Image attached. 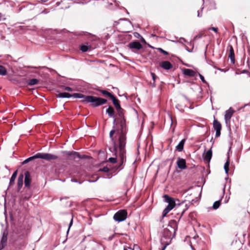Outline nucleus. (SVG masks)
I'll return each instance as SVG.
<instances>
[{"label": "nucleus", "mask_w": 250, "mask_h": 250, "mask_svg": "<svg viewBox=\"0 0 250 250\" xmlns=\"http://www.w3.org/2000/svg\"><path fill=\"white\" fill-rule=\"evenodd\" d=\"M220 206V200L215 201L212 206V208L214 209H217Z\"/></svg>", "instance_id": "34"}, {"label": "nucleus", "mask_w": 250, "mask_h": 250, "mask_svg": "<svg viewBox=\"0 0 250 250\" xmlns=\"http://www.w3.org/2000/svg\"><path fill=\"white\" fill-rule=\"evenodd\" d=\"M177 228V222L174 220L170 221L168 227L164 229L163 237L161 239H164L165 240V242H168V244H170L171 240L175 236Z\"/></svg>", "instance_id": "2"}, {"label": "nucleus", "mask_w": 250, "mask_h": 250, "mask_svg": "<svg viewBox=\"0 0 250 250\" xmlns=\"http://www.w3.org/2000/svg\"><path fill=\"white\" fill-rule=\"evenodd\" d=\"M62 153L66 156H68V159L70 160H74L76 158H78L79 159H84L86 157V156L85 155H81L80 154L76 151H64L62 152Z\"/></svg>", "instance_id": "5"}, {"label": "nucleus", "mask_w": 250, "mask_h": 250, "mask_svg": "<svg viewBox=\"0 0 250 250\" xmlns=\"http://www.w3.org/2000/svg\"><path fill=\"white\" fill-rule=\"evenodd\" d=\"M39 80L37 79H32L27 82V84L29 85H33L38 83Z\"/></svg>", "instance_id": "27"}, {"label": "nucleus", "mask_w": 250, "mask_h": 250, "mask_svg": "<svg viewBox=\"0 0 250 250\" xmlns=\"http://www.w3.org/2000/svg\"><path fill=\"white\" fill-rule=\"evenodd\" d=\"M64 90L69 91H72L73 89L71 87L69 86H64Z\"/></svg>", "instance_id": "42"}, {"label": "nucleus", "mask_w": 250, "mask_h": 250, "mask_svg": "<svg viewBox=\"0 0 250 250\" xmlns=\"http://www.w3.org/2000/svg\"><path fill=\"white\" fill-rule=\"evenodd\" d=\"M202 36L201 35H200L199 36L198 38H201Z\"/></svg>", "instance_id": "60"}, {"label": "nucleus", "mask_w": 250, "mask_h": 250, "mask_svg": "<svg viewBox=\"0 0 250 250\" xmlns=\"http://www.w3.org/2000/svg\"><path fill=\"white\" fill-rule=\"evenodd\" d=\"M99 171L104 172H108L110 171V168H108L107 167H104L103 168H100Z\"/></svg>", "instance_id": "35"}, {"label": "nucleus", "mask_w": 250, "mask_h": 250, "mask_svg": "<svg viewBox=\"0 0 250 250\" xmlns=\"http://www.w3.org/2000/svg\"><path fill=\"white\" fill-rule=\"evenodd\" d=\"M127 249H131L130 247H124V250H127Z\"/></svg>", "instance_id": "55"}, {"label": "nucleus", "mask_w": 250, "mask_h": 250, "mask_svg": "<svg viewBox=\"0 0 250 250\" xmlns=\"http://www.w3.org/2000/svg\"><path fill=\"white\" fill-rule=\"evenodd\" d=\"M106 113L110 117L114 118L113 124H115L116 119L115 118V111L113 107L111 106H109L107 109L106 110Z\"/></svg>", "instance_id": "13"}, {"label": "nucleus", "mask_w": 250, "mask_h": 250, "mask_svg": "<svg viewBox=\"0 0 250 250\" xmlns=\"http://www.w3.org/2000/svg\"><path fill=\"white\" fill-rule=\"evenodd\" d=\"M121 132L119 134L118 140L114 142V150L115 154L119 151L120 164L116 166V170H121L123 168V164L126 161V145L125 131L126 129V121L125 118L120 119Z\"/></svg>", "instance_id": "1"}, {"label": "nucleus", "mask_w": 250, "mask_h": 250, "mask_svg": "<svg viewBox=\"0 0 250 250\" xmlns=\"http://www.w3.org/2000/svg\"><path fill=\"white\" fill-rule=\"evenodd\" d=\"M164 198L165 202L168 203V205L169 207L174 208L176 206L175 201L174 198L169 196L168 195L165 194L164 195Z\"/></svg>", "instance_id": "8"}, {"label": "nucleus", "mask_w": 250, "mask_h": 250, "mask_svg": "<svg viewBox=\"0 0 250 250\" xmlns=\"http://www.w3.org/2000/svg\"><path fill=\"white\" fill-rule=\"evenodd\" d=\"M173 209V208L169 207L168 206H167V207L164 209L162 213V219H161V221L163 218L167 215V214Z\"/></svg>", "instance_id": "21"}, {"label": "nucleus", "mask_w": 250, "mask_h": 250, "mask_svg": "<svg viewBox=\"0 0 250 250\" xmlns=\"http://www.w3.org/2000/svg\"><path fill=\"white\" fill-rule=\"evenodd\" d=\"M177 165L178 167L181 169H184L187 167L186 160L183 158H178Z\"/></svg>", "instance_id": "12"}, {"label": "nucleus", "mask_w": 250, "mask_h": 250, "mask_svg": "<svg viewBox=\"0 0 250 250\" xmlns=\"http://www.w3.org/2000/svg\"><path fill=\"white\" fill-rule=\"evenodd\" d=\"M198 75H199V76L201 80V81L204 83H207V82L205 80V78H204V77L201 75V74L200 73H198Z\"/></svg>", "instance_id": "39"}, {"label": "nucleus", "mask_w": 250, "mask_h": 250, "mask_svg": "<svg viewBox=\"0 0 250 250\" xmlns=\"http://www.w3.org/2000/svg\"><path fill=\"white\" fill-rule=\"evenodd\" d=\"M24 185L25 187L29 188L30 186V184L31 182V179L30 177V174L28 171H26L24 172Z\"/></svg>", "instance_id": "14"}, {"label": "nucleus", "mask_w": 250, "mask_h": 250, "mask_svg": "<svg viewBox=\"0 0 250 250\" xmlns=\"http://www.w3.org/2000/svg\"><path fill=\"white\" fill-rule=\"evenodd\" d=\"M72 224H73V218H71V219L70 220V222L69 223L68 229V230H67V233L69 232V229H70V227H71V226L72 225Z\"/></svg>", "instance_id": "44"}, {"label": "nucleus", "mask_w": 250, "mask_h": 250, "mask_svg": "<svg viewBox=\"0 0 250 250\" xmlns=\"http://www.w3.org/2000/svg\"><path fill=\"white\" fill-rule=\"evenodd\" d=\"M8 234V231L7 229H5L3 230L2 233V237L1 238L0 242L3 244L6 245L7 242V237Z\"/></svg>", "instance_id": "16"}, {"label": "nucleus", "mask_w": 250, "mask_h": 250, "mask_svg": "<svg viewBox=\"0 0 250 250\" xmlns=\"http://www.w3.org/2000/svg\"><path fill=\"white\" fill-rule=\"evenodd\" d=\"M99 178H98L96 180H94V181H93V180H89L88 181L89 182H96L98 179Z\"/></svg>", "instance_id": "57"}, {"label": "nucleus", "mask_w": 250, "mask_h": 250, "mask_svg": "<svg viewBox=\"0 0 250 250\" xmlns=\"http://www.w3.org/2000/svg\"><path fill=\"white\" fill-rule=\"evenodd\" d=\"M229 58L230 60V62L232 64H234L235 63V54L233 50V48L232 46L230 44L229 45Z\"/></svg>", "instance_id": "11"}, {"label": "nucleus", "mask_w": 250, "mask_h": 250, "mask_svg": "<svg viewBox=\"0 0 250 250\" xmlns=\"http://www.w3.org/2000/svg\"><path fill=\"white\" fill-rule=\"evenodd\" d=\"M188 208V207L186 205V207L185 208L183 209L181 213V215H180V218L183 216V215L184 214V212L186 211V210H187Z\"/></svg>", "instance_id": "46"}, {"label": "nucleus", "mask_w": 250, "mask_h": 250, "mask_svg": "<svg viewBox=\"0 0 250 250\" xmlns=\"http://www.w3.org/2000/svg\"><path fill=\"white\" fill-rule=\"evenodd\" d=\"M213 127L216 131L215 137H219L221 135V130L222 129V125L216 119H214L213 123Z\"/></svg>", "instance_id": "7"}, {"label": "nucleus", "mask_w": 250, "mask_h": 250, "mask_svg": "<svg viewBox=\"0 0 250 250\" xmlns=\"http://www.w3.org/2000/svg\"><path fill=\"white\" fill-rule=\"evenodd\" d=\"M185 143V140L183 139L179 142L178 145L176 146V149L179 152H181L183 150Z\"/></svg>", "instance_id": "19"}, {"label": "nucleus", "mask_w": 250, "mask_h": 250, "mask_svg": "<svg viewBox=\"0 0 250 250\" xmlns=\"http://www.w3.org/2000/svg\"><path fill=\"white\" fill-rule=\"evenodd\" d=\"M79 35L82 36L83 35L85 36H90L91 34L87 32L82 31L79 33Z\"/></svg>", "instance_id": "37"}, {"label": "nucleus", "mask_w": 250, "mask_h": 250, "mask_svg": "<svg viewBox=\"0 0 250 250\" xmlns=\"http://www.w3.org/2000/svg\"><path fill=\"white\" fill-rule=\"evenodd\" d=\"M157 49H158V50H159L161 53H163V54L164 55H167L168 54V53L167 51H165V50H163V49L162 48H158Z\"/></svg>", "instance_id": "38"}, {"label": "nucleus", "mask_w": 250, "mask_h": 250, "mask_svg": "<svg viewBox=\"0 0 250 250\" xmlns=\"http://www.w3.org/2000/svg\"><path fill=\"white\" fill-rule=\"evenodd\" d=\"M57 97L58 98H70L72 97V94L67 93V92H62V93H59L57 96Z\"/></svg>", "instance_id": "23"}, {"label": "nucleus", "mask_w": 250, "mask_h": 250, "mask_svg": "<svg viewBox=\"0 0 250 250\" xmlns=\"http://www.w3.org/2000/svg\"><path fill=\"white\" fill-rule=\"evenodd\" d=\"M116 234V233H114L111 236H109L108 238H105V239L107 241H111L113 239V238L114 237V236H115Z\"/></svg>", "instance_id": "41"}, {"label": "nucleus", "mask_w": 250, "mask_h": 250, "mask_svg": "<svg viewBox=\"0 0 250 250\" xmlns=\"http://www.w3.org/2000/svg\"><path fill=\"white\" fill-rule=\"evenodd\" d=\"M161 243L163 245V247L161 248V250H165L167 247L169 245V244H168V242H165V240L164 239H161Z\"/></svg>", "instance_id": "29"}, {"label": "nucleus", "mask_w": 250, "mask_h": 250, "mask_svg": "<svg viewBox=\"0 0 250 250\" xmlns=\"http://www.w3.org/2000/svg\"><path fill=\"white\" fill-rule=\"evenodd\" d=\"M23 179V175L21 174L19 176L18 179L17 185H18V190H20L22 186Z\"/></svg>", "instance_id": "18"}, {"label": "nucleus", "mask_w": 250, "mask_h": 250, "mask_svg": "<svg viewBox=\"0 0 250 250\" xmlns=\"http://www.w3.org/2000/svg\"><path fill=\"white\" fill-rule=\"evenodd\" d=\"M119 23V21H115L114 23V25L116 26Z\"/></svg>", "instance_id": "54"}, {"label": "nucleus", "mask_w": 250, "mask_h": 250, "mask_svg": "<svg viewBox=\"0 0 250 250\" xmlns=\"http://www.w3.org/2000/svg\"><path fill=\"white\" fill-rule=\"evenodd\" d=\"M6 73L7 70L5 68V67L0 65V75L2 76H4L6 74Z\"/></svg>", "instance_id": "30"}, {"label": "nucleus", "mask_w": 250, "mask_h": 250, "mask_svg": "<svg viewBox=\"0 0 250 250\" xmlns=\"http://www.w3.org/2000/svg\"><path fill=\"white\" fill-rule=\"evenodd\" d=\"M126 20L125 19H120L119 21Z\"/></svg>", "instance_id": "59"}, {"label": "nucleus", "mask_w": 250, "mask_h": 250, "mask_svg": "<svg viewBox=\"0 0 250 250\" xmlns=\"http://www.w3.org/2000/svg\"><path fill=\"white\" fill-rule=\"evenodd\" d=\"M117 113L120 119L125 118V110L123 108L120 110H117Z\"/></svg>", "instance_id": "32"}, {"label": "nucleus", "mask_w": 250, "mask_h": 250, "mask_svg": "<svg viewBox=\"0 0 250 250\" xmlns=\"http://www.w3.org/2000/svg\"><path fill=\"white\" fill-rule=\"evenodd\" d=\"M17 173H18V170H16V171H15L13 172V173L12 175V176L10 179L9 186H12L14 184V182H15V179L17 177Z\"/></svg>", "instance_id": "22"}, {"label": "nucleus", "mask_w": 250, "mask_h": 250, "mask_svg": "<svg viewBox=\"0 0 250 250\" xmlns=\"http://www.w3.org/2000/svg\"><path fill=\"white\" fill-rule=\"evenodd\" d=\"M72 224H73V218H71V219L70 220V222L69 223L68 229V230H67V233L69 232V229H70V227H71V226L72 225Z\"/></svg>", "instance_id": "45"}, {"label": "nucleus", "mask_w": 250, "mask_h": 250, "mask_svg": "<svg viewBox=\"0 0 250 250\" xmlns=\"http://www.w3.org/2000/svg\"><path fill=\"white\" fill-rule=\"evenodd\" d=\"M108 161L111 163L115 164L117 162V158L116 157H110L108 159Z\"/></svg>", "instance_id": "36"}, {"label": "nucleus", "mask_w": 250, "mask_h": 250, "mask_svg": "<svg viewBox=\"0 0 250 250\" xmlns=\"http://www.w3.org/2000/svg\"><path fill=\"white\" fill-rule=\"evenodd\" d=\"M188 44H189V45H193V43L192 42H188Z\"/></svg>", "instance_id": "58"}, {"label": "nucleus", "mask_w": 250, "mask_h": 250, "mask_svg": "<svg viewBox=\"0 0 250 250\" xmlns=\"http://www.w3.org/2000/svg\"><path fill=\"white\" fill-rule=\"evenodd\" d=\"M110 99L112 101L113 104L115 106L118 105L120 104V101L118 99H117L114 96H113L112 98H111Z\"/></svg>", "instance_id": "31"}, {"label": "nucleus", "mask_w": 250, "mask_h": 250, "mask_svg": "<svg viewBox=\"0 0 250 250\" xmlns=\"http://www.w3.org/2000/svg\"><path fill=\"white\" fill-rule=\"evenodd\" d=\"M115 130L114 129H112L110 131V133H109V136H110V138L113 140V135L115 133Z\"/></svg>", "instance_id": "40"}, {"label": "nucleus", "mask_w": 250, "mask_h": 250, "mask_svg": "<svg viewBox=\"0 0 250 250\" xmlns=\"http://www.w3.org/2000/svg\"><path fill=\"white\" fill-rule=\"evenodd\" d=\"M183 41H184V42H187V41L186 40V39H184V38H181L180 39V41H179V42H180V43H182V42H183Z\"/></svg>", "instance_id": "49"}, {"label": "nucleus", "mask_w": 250, "mask_h": 250, "mask_svg": "<svg viewBox=\"0 0 250 250\" xmlns=\"http://www.w3.org/2000/svg\"><path fill=\"white\" fill-rule=\"evenodd\" d=\"M183 73L185 75L189 77H194L196 74V72L194 70L188 68L184 69Z\"/></svg>", "instance_id": "17"}, {"label": "nucleus", "mask_w": 250, "mask_h": 250, "mask_svg": "<svg viewBox=\"0 0 250 250\" xmlns=\"http://www.w3.org/2000/svg\"><path fill=\"white\" fill-rule=\"evenodd\" d=\"M100 91L104 95V96H105L106 97H108L109 98H110V99L112 98V97L114 96V95L112 93H110L109 92H108L107 90H100Z\"/></svg>", "instance_id": "25"}, {"label": "nucleus", "mask_w": 250, "mask_h": 250, "mask_svg": "<svg viewBox=\"0 0 250 250\" xmlns=\"http://www.w3.org/2000/svg\"><path fill=\"white\" fill-rule=\"evenodd\" d=\"M111 177H112V175L111 174H107V177H107L108 178H111Z\"/></svg>", "instance_id": "52"}, {"label": "nucleus", "mask_w": 250, "mask_h": 250, "mask_svg": "<svg viewBox=\"0 0 250 250\" xmlns=\"http://www.w3.org/2000/svg\"><path fill=\"white\" fill-rule=\"evenodd\" d=\"M150 74L152 76V80H153V83H151V85L152 86V87H154L156 86V84H155V81H156V79L157 78V76L156 75H155V74L153 72H151L150 73Z\"/></svg>", "instance_id": "28"}, {"label": "nucleus", "mask_w": 250, "mask_h": 250, "mask_svg": "<svg viewBox=\"0 0 250 250\" xmlns=\"http://www.w3.org/2000/svg\"><path fill=\"white\" fill-rule=\"evenodd\" d=\"M107 100L100 97L93 96H86L84 100H82L83 103H89L93 107H96L103 105L107 103Z\"/></svg>", "instance_id": "4"}, {"label": "nucleus", "mask_w": 250, "mask_h": 250, "mask_svg": "<svg viewBox=\"0 0 250 250\" xmlns=\"http://www.w3.org/2000/svg\"><path fill=\"white\" fill-rule=\"evenodd\" d=\"M71 181H72V182H78L77 180V179H74H74H71Z\"/></svg>", "instance_id": "53"}, {"label": "nucleus", "mask_w": 250, "mask_h": 250, "mask_svg": "<svg viewBox=\"0 0 250 250\" xmlns=\"http://www.w3.org/2000/svg\"><path fill=\"white\" fill-rule=\"evenodd\" d=\"M234 110L231 107H230L226 111L225 115V120L226 123L230 121V120L232 116Z\"/></svg>", "instance_id": "10"}, {"label": "nucleus", "mask_w": 250, "mask_h": 250, "mask_svg": "<svg viewBox=\"0 0 250 250\" xmlns=\"http://www.w3.org/2000/svg\"><path fill=\"white\" fill-rule=\"evenodd\" d=\"M229 160H228L227 161V162L225 163L224 166V168L225 172L227 174H228L229 170Z\"/></svg>", "instance_id": "33"}, {"label": "nucleus", "mask_w": 250, "mask_h": 250, "mask_svg": "<svg viewBox=\"0 0 250 250\" xmlns=\"http://www.w3.org/2000/svg\"><path fill=\"white\" fill-rule=\"evenodd\" d=\"M202 10H201V11H198V17H201L202 16Z\"/></svg>", "instance_id": "51"}, {"label": "nucleus", "mask_w": 250, "mask_h": 250, "mask_svg": "<svg viewBox=\"0 0 250 250\" xmlns=\"http://www.w3.org/2000/svg\"><path fill=\"white\" fill-rule=\"evenodd\" d=\"M208 30H211L216 33L218 32V28L216 27H212L208 28Z\"/></svg>", "instance_id": "43"}, {"label": "nucleus", "mask_w": 250, "mask_h": 250, "mask_svg": "<svg viewBox=\"0 0 250 250\" xmlns=\"http://www.w3.org/2000/svg\"><path fill=\"white\" fill-rule=\"evenodd\" d=\"M58 156L50 154V153H38L35 155L30 157L28 158L27 159L24 160L22 163V165H25L29 163V162L37 158H40L44 159L46 161H51V160H57L58 159Z\"/></svg>", "instance_id": "3"}, {"label": "nucleus", "mask_w": 250, "mask_h": 250, "mask_svg": "<svg viewBox=\"0 0 250 250\" xmlns=\"http://www.w3.org/2000/svg\"><path fill=\"white\" fill-rule=\"evenodd\" d=\"M183 41H184V42H187V41L186 40V39H184V38H181L180 39V41H179V42H180V43H182V42H183Z\"/></svg>", "instance_id": "50"}, {"label": "nucleus", "mask_w": 250, "mask_h": 250, "mask_svg": "<svg viewBox=\"0 0 250 250\" xmlns=\"http://www.w3.org/2000/svg\"><path fill=\"white\" fill-rule=\"evenodd\" d=\"M186 50L189 52H192V50H189L188 47H186Z\"/></svg>", "instance_id": "56"}, {"label": "nucleus", "mask_w": 250, "mask_h": 250, "mask_svg": "<svg viewBox=\"0 0 250 250\" xmlns=\"http://www.w3.org/2000/svg\"><path fill=\"white\" fill-rule=\"evenodd\" d=\"M86 96L79 93H76L72 94V97L75 98H83V100H84V98H85Z\"/></svg>", "instance_id": "26"}, {"label": "nucleus", "mask_w": 250, "mask_h": 250, "mask_svg": "<svg viewBox=\"0 0 250 250\" xmlns=\"http://www.w3.org/2000/svg\"><path fill=\"white\" fill-rule=\"evenodd\" d=\"M127 212L125 210H120L117 212L114 215V219L117 222H122L126 219Z\"/></svg>", "instance_id": "6"}, {"label": "nucleus", "mask_w": 250, "mask_h": 250, "mask_svg": "<svg viewBox=\"0 0 250 250\" xmlns=\"http://www.w3.org/2000/svg\"><path fill=\"white\" fill-rule=\"evenodd\" d=\"M127 46L131 49L140 50L142 48V45L138 41L132 42L128 43Z\"/></svg>", "instance_id": "9"}, {"label": "nucleus", "mask_w": 250, "mask_h": 250, "mask_svg": "<svg viewBox=\"0 0 250 250\" xmlns=\"http://www.w3.org/2000/svg\"><path fill=\"white\" fill-rule=\"evenodd\" d=\"M91 45H88L87 44H83L80 46V50L83 52H86L88 51L89 49H91Z\"/></svg>", "instance_id": "24"}, {"label": "nucleus", "mask_w": 250, "mask_h": 250, "mask_svg": "<svg viewBox=\"0 0 250 250\" xmlns=\"http://www.w3.org/2000/svg\"><path fill=\"white\" fill-rule=\"evenodd\" d=\"M212 157V151L211 149L208 150L205 154L204 159L207 162H209Z\"/></svg>", "instance_id": "20"}, {"label": "nucleus", "mask_w": 250, "mask_h": 250, "mask_svg": "<svg viewBox=\"0 0 250 250\" xmlns=\"http://www.w3.org/2000/svg\"><path fill=\"white\" fill-rule=\"evenodd\" d=\"M115 107L117 111L120 110L122 108L120 104H118V105H116V106H115Z\"/></svg>", "instance_id": "48"}, {"label": "nucleus", "mask_w": 250, "mask_h": 250, "mask_svg": "<svg viewBox=\"0 0 250 250\" xmlns=\"http://www.w3.org/2000/svg\"><path fill=\"white\" fill-rule=\"evenodd\" d=\"M5 246L6 245L3 244L0 241V250H2L5 247Z\"/></svg>", "instance_id": "47"}, {"label": "nucleus", "mask_w": 250, "mask_h": 250, "mask_svg": "<svg viewBox=\"0 0 250 250\" xmlns=\"http://www.w3.org/2000/svg\"><path fill=\"white\" fill-rule=\"evenodd\" d=\"M160 66L165 70H169L172 68V64L168 61H163L160 64Z\"/></svg>", "instance_id": "15"}]
</instances>
